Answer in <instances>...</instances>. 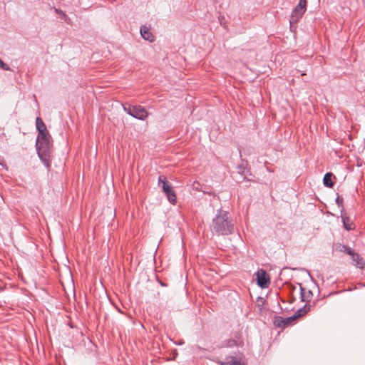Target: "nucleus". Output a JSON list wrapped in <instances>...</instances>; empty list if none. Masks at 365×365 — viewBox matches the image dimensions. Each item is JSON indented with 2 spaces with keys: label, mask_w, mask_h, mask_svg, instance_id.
<instances>
[{
  "label": "nucleus",
  "mask_w": 365,
  "mask_h": 365,
  "mask_svg": "<svg viewBox=\"0 0 365 365\" xmlns=\"http://www.w3.org/2000/svg\"><path fill=\"white\" fill-rule=\"evenodd\" d=\"M210 230L213 235L225 236L232 234L234 224L228 212L220 209L217 210L215 217L212 220Z\"/></svg>",
  "instance_id": "f257e3e1"
},
{
  "label": "nucleus",
  "mask_w": 365,
  "mask_h": 365,
  "mask_svg": "<svg viewBox=\"0 0 365 365\" xmlns=\"http://www.w3.org/2000/svg\"><path fill=\"white\" fill-rule=\"evenodd\" d=\"M37 153L47 169L51 167L49 157L52 149L51 137L48 131L38 133L36 140Z\"/></svg>",
  "instance_id": "f03ea898"
},
{
  "label": "nucleus",
  "mask_w": 365,
  "mask_h": 365,
  "mask_svg": "<svg viewBox=\"0 0 365 365\" xmlns=\"http://www.w3.org/2000/svg\"><path fill=\"white\" fill-rule=\"evenodd\" d=\"M309 307L305 304L304 307L298 309L297 312L292 316L289 317L284 318L282 317L277 316L274 319V325L279 328H284L291 324L292 322L295 320L299 317L304 316L309 311Z\"/></svg>",
  "instance_id": "7ed1b4c3"
},
{
  "label": "nucleus",
  "mask_w": 365,
  "mask_h": 365,
  "mask_svg": "<svg viewBox=\"0 0 365 365\" xmlns=\"http://www.w3.org/2000/svg\"><path fill=\"white\" fill-rule=\"evenodd\" d=\"M158 186L161 187L162 191L167 197L168 200L175 204L177 202V197L175 190L170 183L167 181L164 175H160L158 178Z\"/></svg>",
  "instance_id": "20e7f679"
},
{
  "label": "nucleus",
  "mask_w": 365,
  "mask_h": 365,
  "mask_svg": "<svg viewBox=\"0 0 365 365\" xmlns=\"http://www.w3.org/2000/svg\"><path fill=\"white\" fill-rule=\"evenodd\" d=\"M278 299L279 298L275 299L277 307L275 308L274 307V309L272 310L273 312L277 313L279 310L289 312L294 309L292 304L295 301L296 298H280L282 304H281Z\"/></svg>",
  "instance_id": "39448f33"
},
{
  "label": "nucleus",
  "mask_w": 365,
  "mask_h": 365,
  "mask_svg": "<svg viewBox=\"0 0 365 365\" xmlns=\"http://www.w3.org/2000/svg\"><path fill=\"white\" fill-rule=\"evenodd\" d=\"M257 284L261 288H267L270 284L269 274L262 269H259L256 273Z\"/></svg>",
  "instance_id": "423d86ee"
},
{
  "label": "nucleus",
  "mask_w": 365,
  "mask_h": 365,
  "mask_svg": "<svg viewBox=\"0 0 365 365\" xmlns=\"http://www.w3.org/2000/svg\"><path fill=\"white\" fill-rule=\"evenodd\" d=\"M148 115V111L142 106L136 105L133 106L132 117L144 120Z\"/></svg>",
  "instance_id": "0eeeda50"
},
{
  "label": "nucleus",
  "mask_w": 365,
  "mask_h": 365,
  "mask_svg": "<svg viewBox=\"0 0 365 365\" xmlns=\"http://www.w3.org/2000/svg\"><path fill=\"white\" fill-rule=\"evenodd\" d=\"M289 289L290 292L289 297H306V292H302V284L300 283L289 285Z\"/></svg>",
  "instance_id": "6e6552de"
},
{
  "label": "nucleus",
  "mask_w": 365,
  "mask_h": 365,
  "mask_svg": "<svg viewBox=\"0 0 365 365\" xmlns=\"http://www.w3.org/2000/svg\"><path fill=\"white\" fill-rule=\"evenodd\" d=\"M341 217L343 222V226L345 230L350 231L354 229V225L350 218L346 215L344 210H341Z\"/></svg>",
  "instance_id": "1a4fd4ad"
},
{
  "label": "nucleus",
  "mask_w": 365,
  "mask_h": 365,
  "mask_svg": "<svg viewBox=\"0 0 365 365\" xmlns=\"http://www.w3.org/2000/svg\"><path fill=\"white\" fill-rule=\"evenodd\" d=\"M305 12L303 11V9H299L298 6H296V7L294 9V10L292 11L289 22L291 24H297L299 20L303 16Z\"/></svg>",
  "instance_id": "9d476101"
},
{
  "label": "nucleus",
  "mask_w": 365,
  "mask_h": 365,
  "mask_svg": "<svg viewBox=\"0 0 365 365\" xmlns=\"http://www.w3.org/2000/svg\"><path fill=\"white\" fill-rule=\"evenodd\" d=\"M140 34H141V36L145 40H147L150 42H153L155 41V36L149 31V29L145 26L140 27Z\"/></svg>",
  "instance_id": "9b49d317"
},
{
  "label": "nucleus",
  "mask_w": 365,
  "mask_h": 365,
  "mask_svg": "<svg viewBox=\"0 0 365 365\" xmlns=\"http://www.w3.org/2000/svg\"><path fill=\"white\" fill-rule=\"evenodd\" d=\"M350 256L351 257L353 264L356 267L360 268V269L364 268V267L365 265V262L363 260V258L359 254H357L354 252V254L350 255Z\"/></svg>",
  "instance_id": "f8f14e48"
},
{
  "label": "nucleus",
  "mask_w": 365,
  "mask_h": 365,
  "mask_svg": "<svg viewBox=\"0 0 365 365\" xmlns=\"http://www.w3.org/2000/svg\"><path fill=\"white\" fill-rule=\"evenodd\" d=\"M333 178H334V176L331 173H326L323 178V183L324 186L329 188L332 187L334 186V182L332 181Z\"/></svg>",
  "instance_id": "ddd939ff"
},
{
  "label": "nucleus",
  "mask_w": 365,
  "mask_h": 365,
  "mask_svg": "<svg viewBox=\"0 0 365 365\" xmlns=\"http://www.w3.org/2000/svg\"><path fill=\"white\" fill-rule=\"evenodd\" d=\"M36 126L38 133L48 131L43 121L40 117H37L36 119Z\"/></svg>",
  "instance_id": "4468645a"
},
{
  "label": "nucleus",
  "mask_w": 365,
  "mask_h": 365,
  "mask_svg": "<svg viewBox=\"0 0 365 365\" xmlns=\"http://www.w3.org/2000/svg\"><path fill=\"white\" fill-rule=\"evenodd\" d=\"M54 11L55 13L59 14L61 17V19L68 24H71V19L66 14V13L64 11H63L62 10L59 9H57V8H54Z\"/></svg>",
  "instance_id": "2eb2a0df"
},
{
  "label": "nucleus",
  "mask_w": 365,
  "mask_h": 365,
  "mask_svg": "<svg viewBox=\"0 0 365 365\" xmlns=\"http://www.w3.org/2000/svg\"><path fill=\"white\" fill-rule=\"evenodd\" d=\"M338 250L339 252H346L349 255H354V250H353L352 248H351L349 246H346V245H339L338 246Z\"/></svg>",
  "instance_id": "dca6fc26"
},
{
  "label": "nucleus",
  "mask_w": 365,
  "mask_h": 365,
  "mask_svg": "<svg viewBox=\"0 0 365 365\" xmlns=\"http://www.w3.org/2000/svg\"><path fill=\"white\" fill-rule=\"evenodd\" d=\"M133 106H131L130 104H123V110L127 113L129 115H132V113H133Z\"/></svg>",
  "instance_id": "f3484780"
},
{
  "label": "nucleus",
  "mask_w": 365,
  "mask_h": 365,
  "mask_svg": "<svg viewBox=\"0 0 365 365\" xmlns=\"http://www.w3.org/2000/svg\"><path fill=\"white\" fill-rule=\"evenodd\" d=\"M237 170H238V173L242 174V175H245V173H247L249 171L247 170V168H245V166L243 164L239 165L237 166Z\"/></svg>",
  "instance_id": "a211bd4d"
},
{
  "label": "nucleus",
  "mask_w": 365,
  "mask_h": 365,
  "mask_svg": "<svg viewBox=\"0 0 365 365\" xmlns=\"http://www.w3.org/2000/svg\"><path fill=\"white\" fill-rule=\"evenodd\" d=\"M336 205H338L339 207H341V210H344L343 208V198L340 197L339 195L337 196V197L336 198Z\"/></svg>",
  "instance_id": "6ab92c4d"
},
{
  "label": "nucleus",
  "mask_w": 365,
  "mask_h": 365,
  "mask_svg": "<svg viewBox=\"0 0 365 365\" xmlns=\"http://www.w3.org/2000/svg\"><path fill=\"white\" fill-rule=\"evenodd\" d=\"M0 68L4 71H9L10 67L0 58Z\"/></svg>",
  "instance_id": "aec40b11"
},
{
  "label": "nucleus",
  "mask_w": 365,
  "mask_h": 365,
  "mask_svg": "<svg viewBox=\"0 0 365 365\" xmlns=\"http://www.w3.org/2000/svg\"><path fill=\"white\" fill-rule=\"evenodd\" d=\"M257 303L258 307H263L265 305V299L262 297L257 298Z\"/></svg>",
  "instance_id": "412c9836"
},
{
  "label": "nucleus",
  "mask_w": 365,
  "mask_h": 365,
  "mask_svg": "<svg viewBox=\"0 0 365 365\" xmlns=\"http://www.w3.org/2000/svg\"><path fill=\"white\" fill-rule=\"evenodd\" d=\"M297 6H298V7H299V9H303V11H304V12H305V11H306V10H307V6H304V5H303V4H300L299 2V3H298V4L297 5Z\"/></svg>",
  "instance_id": "4be33fe9"
},
{
  "label": "nucleus",
  "mask_w": 365,
  "mask_h": 365,
  "mask_svg": "<svg viewBox=\"0 0 365 365\" xmlns=\"http://www.w3.org/2000/svg\"><path fill=\"white\" fill-rule=\"evenodd\" d=\"M236 344V341L235 340H230L228 341V343L227 344V346H232L234 344Z\"/></svg>",
  "instance_id": "5701e85b"
},
{
  "label": "nucleus",
  "mask_w": 365,
  "mask_h": 365,
  "mask_svg": "<svg viewBox=\"0 0 365 365\" xmlns=\"http://www.w3.org/2000/svg\"><path fill=\"white\" fill-rule=\"evenodd\" d=\"M312 295V292L310 289H307V297Z\"/></svg>",
  "instance_id": "b1692460"
},
{
  "label": "nucleus",
  "mask_w": 365,
  "mask_h": 365,
  "mask_svg": "<svg viewBox=\"0 0 365 365\" xmlns=\"http://www.w3.org/2000/svg\"><path fill=\"white\" fill-rule=\"evenodd\" d=\"M185 344V341L183 340H180L178 342H175V344L177 345H182Z\"/></svg>",
  "instance_id": "393cba45"
},
{
  "label": "nucleus",
  "mask_w": 365,
  "mask_h": 365,
  "mask_svg": "<svg viewBox=\"0 0 365 365\" xmlns=\"http://www.w3.org/2000/svg\"><path fill=\"white\" fill-rule=\"evenodd\" d=\"M299 2L307 6V0H299Z\"/></svg>",
  "instance_id": "a878e982"
},
{
  "label": "nucleus",
  "mask_w": 365,
  "mask_h": 365,
  "mask_svg": "<svg viewBox=\"0 0 365 365\" xmlns=\"http://www.w3.org/2000/svg\"><path fill=\"white\" fill-rule=\"evenodd\" d=\"M301 302H309V300H307V298L302 297L301 298Z\"/></svg>",
  "instance_id": "bb28decb"
},
{
  "label": "nucleus",
  "mask_w": 365,
  "mask_h": 365,
  "mask_svg": "<svg viewBox=\"0 0 365 365\" xmlns=\"http://www.w3.org/2000/svg\"><path fill=\"white\" fill-rule=\"evenodd\" d=\"M128 299V298H127V297L123 298V300H120L121 304H123L124 303V302H125V300H127Z\"/></svg>",
  "instance_id": "cd10ccee"
},
{
  "label": "nucleus",
  "mask_w": 365,
  "mask_h": 365,
  "mask_svg": "<svg viewBox=\"0 0 365 365\" xmlns=\"http://www.w3.org/2000/svg\"><path fill=\"white\" fill-rule=\"evenodd\" d=\"M302 292H306L307 293V288L302 286Z\"/></svg>",
  "instance_id": "c85d7f7f"
},
{
  "label": "nucleus",
  "mask_w": 365,
  "mask_h": 365,
  "mask_svg": "<svg viewBox=\"0 0 365 365\" xmlns=\"http://www.w3.org/2000/svg\"><path fill=\"white\" fill-rule=\"evenodd\" d=\"M108 301H109L110 303H112V304H113V303H114V302H113V298L108 297Z\"/></svg>",
  "instance_id": "c756f323"
},
{
  "label": "nucleus",
  "mask_w": 365,
  "mask_h": 365,
  "mask_svg": "<svg viewBox=\"0 0 365 365\" xmlns=\"http://www.w3.org/2000/svg\"><path fill=\"white\" fill-rule=\"evenodd\" d=\"M72 290H73V297H76L75 290H74V288H73V287Z\"/></svg>",
  "instance_id": "7c9ffc66"
},
{
  "label": "nucleus",
  "mask_w": 365,
  "mask_h": 365,
  "mask_svg": "<svg viewBox=\"0 0 365 365\" xmlns=\"http://www.w3.org/2000/svg\"><path fill=\"white\" fill-rule=\"evenodd\" d=\"M116 309L118 310V312H123L118 306H116Z\"/></svg>",
  "instance_id": "2f4dec72"
},
{
  "label": "nucleus",
  "mask_w": 365,
  "mask_h": 365,
  "mask_svg": "<svg viewBox=\"0 0 365 365\" xmlns=\"http://www.w3.org/2000/svg\"><path fill=\"white\" fill-rule=\"evenodd\" d=\"M160 284H161V286H166V284L163 282H160Z\"/></svg>",
  "instance_id": "473e14b6"
},
{
  "label": "nucleus",
  "mask_w": 365,
  "mask_h": 365,
  "mask_svg": "<svg viewBox=\"0 0 365 365\" xmlns=\"http://www.w3.org/2000/svg\"><path fill=\"white\" fill-rule=\"evenodd\" d=\"M0 165H1L2 166L6 167V165H4L3 163H1V162H0ZM6 168L7 169V168Z\"/></svg>",
  "instance_id": "72a5a7b5"
},
{
  "label": "nucleus",
  "mask_w": 365,
  "mask_h": 365,
  "mask_svg": "<svg viewBox=\"0 0 365 365\" xmlns=\"http://www.w3.org/2000/svg\"><path fill=\"white\" fill-rule=\"evenodd\" d=\"M66 297H69V296H68V294L67 292H66Z\"/></svg>",
  "instance_id": "f704fd0d"
}]
</instances>
